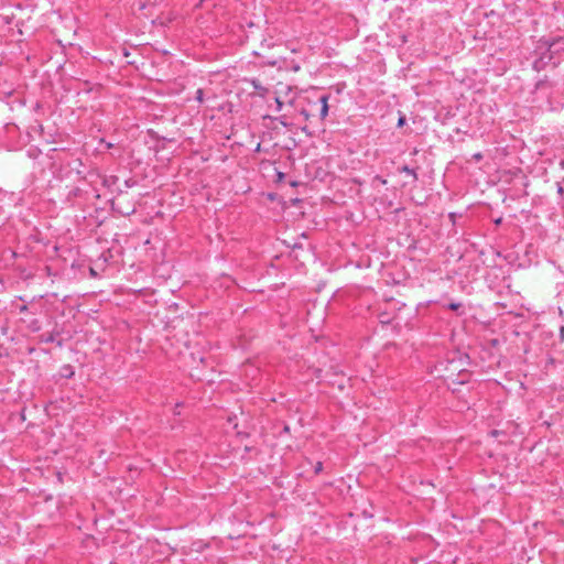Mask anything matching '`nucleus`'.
<instances>
[{
    "label": "nucleus",
    "mask_w": 564,
    "mask_h": 564,
    "mask_svg": "<svg viewBox=\"0 0 564 564\" xmlns=\"http://www.w3.org/2000/svg\"><path fill=\"white\" fill-rule=\"evenodd\" d=\"M195 99L198 102H203V100H204V91H203V89L199 88V89L196 90Z\"/></svg>",
    "instance_id": "obj_6"
},
{
    "label": "nucleus",
    "mask_w": 564,
    "mask_h": 564,
    "mask_svg": "<svg viewBox=\"0 0 564 564\" xmlns=\"http://www.w3.org/2000/svg\"><path fill=\"white\" fill-rule=\"evenodd\" d=\"M328 95H322L317 100L308 101L307 107L301 110V115L304 116L306 120L318 117V119L323 121L328 113Z\"/></svg>",
    "instance_id": "obj_1"
},
{
    "label": "nucleus",
    "mask_w": 564,
    "mask_h": 564,
    "mask_svg": "<svg viewBox=\"0 0 564 564\" xmlns=\"http://www.w3.org/2000/svg\"><path fill=\"white\" fill-rule=\"evenodd\" d=\"M375 180L379 181L381 184H386L387 183V181L384 178H382L381 176H379V175H377L375 177Z\"/></svg>",
    "instance_id": "obj_15"
},
{
    "label": "nucleus",
    "mask_w": 564,
    "mask_h": 564,
    "mask_svg": "<svg viewBox=\"0 0 564 564\" xmlns=\"http://www.w3.org/2000/svg\"><path fill=\"white\" fill-rule=\"evenodd\" d=\"M460 306H462V304H460V303H454V302H453V303H449V304L447 305V308H448V310H452V311H457Z\"/></svg>",
    "instance_id": "obj_8"
},
{
    "label": "nucleus",
    "mask_w": 564,
    "mask_h": 564,
    "mask_svg": "<svg viewBox=\"0 0 564 564\" xmlns=\"http://www.w3.org/2000/svg\"><path fill=\"white\" fill-rule=\"evenodd\" d=\"M473 158H474L476 161H479V160H481V159H482V154L478 152V153H475V154L473 155Z\"/></svg>",
    "instance_id": "obj_14"
},
{
    "label": "nucleus",
    "mask_w": 564,
    "mask_h": 564,
    "mask_svg": "<svg viewBox=\"0 0 564 564\" xmlns=\"http://www.w3.org/2000/svg\"><path fill=\"white\" fill-rule=\"evenodd\" d=\"M546 51L555 57L564 58V37H557L546 45Z\"/></svg>",
    "instance_id": "obj_3"
},
{
    "label": "nucleus",
    "mask_w": 564,
    "mask_h": 564,
    "mask_svg": "<svg viewBox=\"0 0 564 564\" xmlns=\"http://www.w3.org/2000/svg\"><path fill=\"white\" fill-rule=\"evenodd\" d=\"M404 123H405V118L404 117H400L399 120H398V127H402Z\"/></svg>",
    "instance_id": "obj_12"
},
{
    "label": "nucleus",
    "mask_w": 564,
    "mask_h": 564,
    "mask_svg": "<svg viewBox=\"0 0 564 564\" xmlns=\"http://www.w3.org/2000/svg\"><path fill=\"white\" fill-rule=\"evenodd\" d=\"M322 470H323V463L322 462H317L315 464V466H314V473L315 474H319V473H322Z\"/></svg>",
    "instance_id": "obj_7"
},
{
    "label": "nucleus",
    "mask_w": 564,
    "mask_h": 564,
    "mask_svg": "<svg viewBox=\"0 0 564 564\" xmlns=\"http://www.w3.org/2000/svg\"><path fill=\"white\" fill-rule=\"evenodd\" d=\"M560 166L564 170V159L560 161Z\"/></svg>",
    "instance_id": "obj_19"
},
{
    "label": "nucleus",
    "mask_w": 564,
    "mask_h": 564,
    "mask_svg": "<svg viewBox=\"0 0 564 564\" xmlns=\"http://www.w3.org/2000/svg\"><path fill=\"white\" fill-rule=\"evenodd\" d=\"M45 341H46V343L53 341V337H47V338L45 339Z\"/></svg>",
    "instance_id": "obj_22"
},
{
    "label": "nucleus",
    "mask_w": 564,
    "mask_h": 564,
    "mask_svg": "<svg viewBox=\"0 0 564 564\" xmlns=\"http://www.w3.org/2000/svg\"><path fill=\"white\" fill-rule=\"evenodd\" d=\"M557 193L560 195H563V193H564V187H563V185L561 183H557Z\"/></svg>",
    "instance_id": "obj_11"
},
{
    "label": "nucleus",
    "mask_w": 564,
    "mask_h": 564,
    "mask_svg": "<svg viewBox=\"0 0 564 564\" xmlns=\"http://www.w3.org/2000/svg\"><path fill=\"white\" fill-rule=\"evenodd\" d=\"M248 83L253 87V89L258 93L259 96L264 97L268 94V88L262 86L259 79L251 78Z\"/></svg>",
    "instance_id": "obj_4"
},
{
    "label": "nucleus",
    "mask_w": 564,
    "mask_h": 564,
    "mask_svg": "<svg viewBox=\"0 0 564 564\" xmlns=\"http://www.w3.org/2000/svg\"><path fill=\"white\" fill-rule=\"evenodd\" d=\"M66 375H67L66 376L67 378H70L73 376V371H70V373H69V371H66Z\"/></svg>",
    "instance_id": "obj_20"
},
{
    "label": "nucleus",
    "mask_w": 564,
    "mask_h": 564,
    "mask_svg": "<svg viewBox=\"0 0 564 564\" xmlns=\"http://www.w3.org/2000/svg\"><path fill=\"white\" fill-rule=\"evenodd\" d=\"M499 433H500V432H499V431H497V430L491 431V435H494V436H498V434H499Z\"/></svg>",
    "instance_id": "obj_17"
},
{
    "label": "nucleus",
    "mask_w": 564,
    "mask_h": 564,
    "mask_svg": "<svg viewBox=\"0 0 564 564\" xmlns=\"http://www.w3.org/2000/svg\"><path fill=\"white\" fill-rule=\"evenodd\" d=\"M399 172L400 173H405L408 175H411L414 181H417V174H416L415 170L410 167V166H408V165H403L402 167H400Z\"/></svg>",
    "instance_id": "obj_5"
},
{
    "label": "nucleus",
    "mask_w": 564,
    "mask_h": 564,
    "mask_svg": "<svg viewBox=\"0 0 564 564\" xmlns=\"http://www.w3.org/2000/svg\"><path fill=\"white\" fill-rule=\"evenodd\" d=\"M380 322L381 323H389L390 319L388 318V316L386 314H383V315H380Z\"/></svg>",
    "instance_id": "obj_10"
},
{
    "label": "nucleus",
    "mask_w": 564,
    "mask_h": 564,
    "mask_svg": "<svg viewBox=\"0 0 564 564\" xmlns=\"http://www.w3.org/2000/svg\"><path fill=\"white\" fill-rule=\"evenodd\" d=\"M117 181L116 176H111L108 182L115 183Z\"/></svg>",
    "instance_id": "obj_18"
},
{
    "label": "nucleus",
    "mask_w": 564,
    "mask_h": 564,
    "mask_svg": "<svg viewBox=\"0 0 564 564\" xmlns=\"http://www.w3.org/2000/svg\"><path fill=\"white\" fill-rule=\"evenodd\" d=\"M561 63V57L553 56L546 50L541 53L540 57L533 62V68L536 72L545 69L549 65L553 67L557 66Z\"/></svg>",
    "instance_id": "obj_2"
},
{
    "label": "nucleus",
    "mask_w": 564,
    "mask_h": 564,
    "mask_svg": "<svg viewBox=\"0 0 564 564\" xmlns=\"http://www.w3.org/2000/svg\"><path fill=\"white\" fill-rule=\"evenodd\" d=\"M28 310H29V308H28V306H26V305H22V306H20L19 312H20V313H25V312H28Z\"/></svg>",
    "instance_id": "obj_16"
},
{
    "label": "nucleus",
    "mask_w": 564,
    "mask_h": 564,
    "mask_svg": "<svg viewBox=\"0 0 564 564\" xmlns=\"http://www.w3.org/2000/svg\"><path fill=\"white\" fill-rule=\"evenodd\" d=\"M66 375H67L66 376L67 378H70L73 376V371H70V373H69V371H66Z\"/></svg>",
    "instance_id": "obj_21"
},
{
    "label": "nucleus",
    "mask_w": 564,
    "mask_h": 564,
    "mask_svg": "<svg viewBox=\"0 0 564 564\" xmlns=\"http://www.w3.org/2000/svg\"><path fill=\"white\" fill-rule=\"evenodd\" d=\"M275 102H276V109L280 111L283 107V102L280 100V98H275Z\"/></svg>",
    "instance_id": "obj_9"
},
{
    "label": "nucleus",
    "mask_w": 564,
    "mask_h": 564,
    "mask_svg": "<svg viewBox=\"0 0 564 564\" xmlns=\"http://www.w3.org/2000/svg\"><path fill=\"white\" fill-rule=\"evenodd\" d=\"M124 183H126V186H127V187H131V186H133V185H134V181H133V180H131V178H130V180H127Z\"/></svg>",
    "instance_id": "obj_13"
},
{
    "label": "nucleus",
    "mask_w": 564,
    "mask_h": 564,
    "mask_svg": "<svg viewBox=\"0 0 564 564\" xmlns=\"http://www.w3.org/2000/svg\"><path fill=\"white\" fill-rule=\"evenodd\" d=\"M107 148L108 149L112 148V144L111 143H107Z\"/></svg>",
    "instance_id": "obj_23"
}]
</instances>
